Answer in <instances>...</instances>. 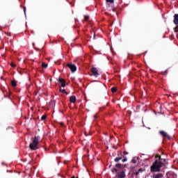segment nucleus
<instances>
[{
	"label": "nucleus",
	"mask_w": 178,
	"mask_h": 178,
	"mask_svg": "<svg viewBox=\"0 0 178 178\" xmlns=\"http://www.w3.org/2000/svg\"><path fill=\"white\" fill-rule=\"evenodd\" d=\"M156 158H159L158 160H156L152 165L150 166V171L152 173H155L156 172H161V168L162 166H165V163L166 159H162L159 154L156 155Z\"/></svg>",
	"instance_id": "f257e3e1"
},
{
	"label": "nucleus",
	"mask_w": 178,
	"mask_h": 178,
	"mask_svg": "<svg viewBox=\"0 0 178 178\" xmlns=\"http://www.w3.org/2000/svg\"><path fill=\"white\" fill-rule=\"evenodd\" d=\"M40 140H41V137L40 136H35L33 140L32 143L29 145L30 149L33 151H35V149H38V143H40Z\"/></svg>",
	"instance_id": "f03ea898"
},
{
	"label": "nucleus",
	"mask_w": 178,
	"mask_h": 178,
	"mask_svg": "<svg viewBox=\"0 0 178 178\" xmlns=\"http://www.w3.org/2000/svg\"><path fill=\"white\" fill-rule=\"evenodd\" d=\"M143 172H145V168H139L138 170H134L133 171L134 176H136V177H138L139 175H142Z\"/></svg>",
	"instance_id": "7ed1b4c3"
},
{
	"label": "nucleus",
	"mask_w": 178,
	"mask_h": 178,
	"mask_svg": "<svg viewBox=\"0 0 178 178\" xmlns=\"http://www.w3.org/2000/svg\"><path fill=\"white\" fill-rule=\"evenodd\" d=\"M67 67H69L70 70H71L72 73H74L77 70V67L76 65L73 63L67 64Z\"/></svg>",
	"instance_id": "20e7f679"
},
{
	"label": "nucleus",
	"mask_w": 178,
	"mask_h": 178,
	"mask_svg": "<svg viewBox=\"0 0 178 178\" xmlns=\"http://www.w3.org/2000/svg\"><path fill=\"white\" fill-rule=\"evenodd\" d=\"M118 169H122V164L116 163L115 168L111 170L112 173H118Z\"/></svg>",
	"instance_id": "39448f33"
},
{
	"label": "nucleus",
	"mask_w": 178,
	"mask_h": 178,
	"mask_svg": "<svg viewBox=\"0 0 178 178\" xmlns=\"http://www.w3.org/2000/svg\"><path fill=\"white\" fill-rule=\"evenodd\" d=\"M91 73L92 74V76H95V77H98V76H99V73H98V70L96 67H92L91 68Z\"/></svg>",
	"instance_id": "423d86ee"
},
{
	"label": "nucleus",
	"mask_w": 178,
	"mask_h": 178,
	"mask_svg": "<svg viewBox=\"0 0 178 178\" xmlns=\"http://www.w3.org/2000/svg\"><path fill=\"white\" fill-rule=\"evenodd\" d=\"M160 134L164 137V138H168V140H170V136L168 135V133L165 132V131H161Z\"/></svg>",
	"instance_id": "0eeeda50"
},
{
	"label": "nucleus",
	"mask_w": 178,
	"mask_h": 178,
	"mask_svg": "<svg viewBox=\"0 0 178 178\" xmlns=\"http://www.w3.org/2000/svg\"><path fill=\"white\" fill-rule=\"evenodd\" d=\"M58 82L61 83V87H63V88L66 87V81H65V79L62 78H59Z\"/></svg>",
	"instance_id": "6e6552de"
},
{
	"label": "nucleus",
	"mask_w": 178,
	"mask_h": 178,
	"mask_svg": "<svg viewBox=\"0 0 178 178\" xmlns=\"http://www.w3.org/2000/svg\"><path fill=\"white\" fill-rule=\"evenodd\" d=\"M117 176L118 178H124L126 177V174L124 173V171H121Z\"/></svg>",
	"instance_id": "1a4fd4ad"
},
{
	"label": "nucleus",
	"mask_w": 178,
	"mask_h": 178,
	"mask_svg": "<svg viewBox=\"0 0 178 178\" xmlns=\"http://www.w3.org/2000/svg\"><path fill=\"white\" fill-rule=\"evenodd\" d=\"M173 23L174 24H176V25L178 24V14H175Z\"/></svg>",
	"instance_id": "9d476101"
},
{
	"label": "nucleus",
	"mask_w": 178,
	"mask_h": 178,
	"mask_svg": "<svg viewBox=\"0 0 178 178\" xmlns=\"http://www.w3.org/2000/svg\"><path fill=\"white\" fill-rule=\"evenodd\" d=\"M162 177H163V174L162 173L154 174L153 175V178H162Z\"/></svg>",
	"instance_id": "9b49d317"
},
{
	"label": "nucleus",
	"mask_w": 178,
	"mask_h": 178,
	"mask_svg": "<svg viewBox=\"0 0 178 178\" xmlns=\"http://www.w3.org/2000/svg\"><path fill=\"white\" fill-rule=\"evenodd\" d=\"M76 96H71L70 98V102L72 104H74L76 102Z\"/></svg>",
	"instance_id": "f8f14e48"
},
{
	"label": "nucleus",
	"mask_w": 178,
	"mask_h": 178,
	"mask_svg": "<svg viewBox=\"0 0 178 178\" xmlns=\"http://www.w3.org/2000/svg\"><path fill=\"white\" fill-rule=\"evenodd\" d=\"M122 159H123V156L121 155L118 157H116L115 159H114V161L115 162H119V161H122Z\"/></svg>",
	"instance_id": "ddd939ff"
},
{
	"label": "nucleus",
	"mask_w": 178,
	"mask_h": 178,
	"mask_svg": "<svg viewBox=\"0 0 178 178\" xmlns=\"http://www.w3.org/2000/svg\"><path fill=\"white\" fill-rule=\"evenodd\" d=\"M11 86L13 87H16L17 86V83L16 82V81L15 80L11 81Z\"/></svg>",
	"instance_id": "4468645a"
},
{
	"label": "nucleus",
	"mask_w": 178,
	"mask_h": 178,
	"mask_svg": "<svg viewBox=\"0 0 178 178\" xmlns=\"http://www.w3.org/2000/svg\"><path fill=\"white\" fill-rule=\"evenodd\" d=\"M42 67L44 69H47V68L48 67V64H47V63H42Z\"/></svg>",
	"instance_id": "2eb2a0df"
},
{
	"label": "nucleus",
	"mask_w": 178,
	"mask_h": 178,
	"mask_svg": "<svg viewBox=\"0 0 178 178\" xmlns=\"http://www.w3.org/2000/svg\"><path fill=\"white\" fill-rule=\"evenodd\" d=\"M60 92H63V94H66V95H67V92H66V90L65 89H62V88H60Z\"/></svg>",
	"instance_id": "dca6fc26"
},
{
	"label": "nucleus",
	"mask_w": 178,
	"mask_h": 178,
	"mask_svg": "<svg viewBox=\"0 0 178 178\" xmlns=\"http://www.w3.org/2000/svg\"><path fill=\"white\" fill-rule=\"evenodd\" d=\"M118 91V88L116 87L111 88V92H116Z\"/></svg>",
	"instance_id": "f3484780"
},
{
	"label": "nucleus",
	"mask_w": 178,
	"mask_h": 178,
	"mask_svg": "<svg viewBox=\"0 0 178 178\" xmlns=\"http://www.w3.org/2000/svg\"><path fill=\"white\" fill-rule=\"evenodd\" d=\"M89 19H90V16L86 15L84 17V22H88Z\"/></svg>",
	"instance_id": "a211bd4d"
},
{
	"label": "nucleus",
	"mask_w": 178,
	"mask_h": 178,
	"mask_svg": "<svg viewBox=\"0 0 178 178\" xmlns=\"http://www.w3.org/2000/svg\"><path fill=\"white\" fill-rule=\"evenodd\" d=\"M107 3H115V0H106Z\"/></svg>",
	"instance_id": "6ab92c4d"
},
{
	"label": "nucleus",
	"mask_w": 178,
	"mask_h": 178,
	"mask_svg": "<svg viewBox=\"0 0 178 178\" xmlns=\"http://www.w3.org/2000/svg\"><path fill=\"white\" fill-rule=\"evenodd\" d=\"M170 177H172V178H177V175H176L175 173H172L170 175Z\"/></svg>",
	"instance_id": "aec40b11"
},
{
	"label": "nucleus",
	"mask_w": 178,
	"mask_h": 178,
	"mask_svg": "<svg viewBox=\"0 0 178 178\" xmlns=\"http://www.w3.org/2000/svg\"><path fill=\"white\" fill-rule=\"evenodd\" d=\"M47 119V115H44L41 117V120H45Z\"/></svg>",
	"instance_id": "412c9836"
},
{
	"label": "nucleus",
	"mask_w": 178,
	"mask_h": 178,
	"mask_svg": "<svg viewBox=\"0 0 178 178\" xmlns=\"http://www.w3.org/2000/svg\"><path fill=\"white\" fill-rule=\"evenodd\" d=\"M163 76H166L168 74V70H165L163 72H162Z\"/></svg>",
	"instance_id": "4be33fe9"
},
{
	"label": "nucleus",
	"mask_w": 178,
	"mask_h": 178,
	"mask_svg": "<svg viewBox=\"0 0 178 178\" xmlns=\"http://www.w3.org/2000/svg\"><path fill=\"white\" fill-rule=\"evenodd\" d=\"M131 162H132V163H137V160H136V159H133L131 160Z\"/></svg>",
	"instance_id": "5701e85b"
},
{
	"label": "nucleus",
	"mask_w": 178,
	"mask_h": 178,
	"mask_svg": "<svg viewBox=\"0 0 178 178\" xmlns=\"http://www.w3.org/2000/svg\"><path fill=\"white\" fill-rule=\"evenodd\" d=\"M10 66H12L13 67H16V64H15L14 63H11Z\"/></svg>",
	"instance_id": "b1692460"
},
{
	"label": "nucleus",
	"mask_w": 178,
	"mask_h": 178,
	"mask_svg": "<svg viewBox=\"0 0 178 178\" xmlns=\"http://www.w3.org/2000/svg\"><path fill=\"white\" fill-rule=\"evenodd\" d=\"M175 32L178 31V25H177V26L175 28Z\"/></svg>",
	"instance_id": "393cba45"
},
{
	"label": "nucleus",
	"mask_w": 178,
	"mask_h": 178,
	"mask_svg": "<svg viewBox=\"0 0 178 178\" xmlns=\"http://www.w3.org/2000/svg\"><path fill=\"white\" fill-rule=\"evenodd\" d=\"M122 161V162H126L127 161V158H124Z\"/></svg>",
	"instance_id": "a878e982"
},
{
	"label": "nucleus",
	"mask_w": 178,
	"mask_h": 178,
	"mask_svg": "<svg viewBox=\"0 0 178 178\" xmlns=\"http://www.w3.org/2000/svg\"><path fill=\"white\" fill-rule=\"evenodd\" d=\"M94 118L95 120H97V119H98V115L96 114V115H95Z\"/></svg>",
	"instance_id": "bb28decb"
},
{
	"label": "nucleus",
	"mask_w": 178,
	"mask_h": 178,
	"mask_svg": "<svg viewBox=\"0 0 178 178\" xmlns=\"http://www.w3.org/2000/svg\"><path fill=\"white\" fill-rule=\"evenodd\" d=\"M24 13H25V15H26V7H24Z\"/></svg>",
	"instance_id": "cd10ccee"
},
{
	"label": "nucleus",
	"mask_w": 178,
	"mask_h": 178,
	"mask_svg": "<svg viewBox=\"0 0 178 178\" xmlns=\"http://www.w3.org/2000/svg\"><path fill=\"white\" fill-rule=\"evenodd\" d=\"M129 154L127 152H124V155H127Z\"/></svg>",
	"instance_id": "c85d7f7f"
},
{
	"label": "nucleus",
	"mask_w": 178,
	"mask_h": 178,
	"mask_svg": "<svg viewBox=\"0 0 178 178\" xmlns=\"http://www.w3.org/2000/svg\"><path fill=\"white\" fill-rule=\"evenodd\" d=\"M60 126H65L64 124H63V122H60Z\"/></svg>",
	"instance_id": "c756f323"
},
{
	"label": "nucleus",
	"mask_w": 178,
	"mask_h": 178,
	"mask_svg": "<svg viewBox=\"0 0 178 178\" xmlns=\"http://www.w3.org/2000/svg\"><path fill=\"white\" fill-rule=\"evenodd\" d=\"M35 49H36V51H38V49H38V48H35Z\"/></svg>",
	"instance_id": "7c9ffc66"
},
{
	"label": "nucleus",
	"mask_w": 178,
	"mask_h": 178,
	"mask_svg": "<svg viewBox=\"0 0 178 178\" xmlns=\"http://www.w3.org/2000/svg\"><path fill=\"white\" fill-rule=\"evenodd\" d=\"M75 22H76V23L77 22H79L77 19H75Z\"/></svg>",
	"instance_id": "2f4dec72"
},
{
	"label": "nucleus",
	"mask_w": 178,
	"mask_h": 178,
	"mask_svg": "<svg viewBox=\"0 0 178 178\" xmlns=\"http://www.w3.org/2000/svg\"><path fill=\"white\" fill-rule=\"evenodd\" d=\"M56 65H58V63L56 62H55Z\"/></svg>",
	"instance_id": "473e14b6"
},
{
	"label": "nucleus",
	"mask_w": 178,
	"mask_h": 178,
	"mask_svg": "<svg viewBox=\"0 0 178 178\" xmlns=\"http://www.w3.org/2000/svg\"><path fill=\"white\" fill-rule=\"evenodd\" d=\"M111 166H112V165H109V168H111Z\"/></svg>",
	"instance_id": "72a5a7b5"
},
{
	"label": "nucleus",
	"mask_w": 178,
	"mask_h": 178,
	"mask_svg": "<svg viewBox=\"0 0 178 178\" xmlns=\"http://www.w3.org/2000/svg\"><path fill=\"white\" fill-rule=\"evenodd\" d=\"M2 165H5V163H3Z\"/></svg>",
	"instance_id": "f704fd0d"
},
{
	"label": "nucleus",
	"mask_w": 178,
	"mask_h": 178,
	"mask_svg": "<svg viewBox=\"0 0 178 178\" xmlns=\"http://www.w3.org/2000/svg\"><path fill=\"white\" fill-rule=\"evenodd\" d=\"M172 1H175V0H172Z\"/></svg>",
	"instance_id": "c9c22d12"
}]
</instances>
